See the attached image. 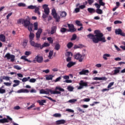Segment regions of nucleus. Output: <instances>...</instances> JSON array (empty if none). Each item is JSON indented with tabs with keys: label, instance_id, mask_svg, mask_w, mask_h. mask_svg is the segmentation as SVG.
Masks as SVG:
<instances>
[{
	"label": "nucleus",
	"instance_id": "603ef678",
	"mask_svg": "<svg viewBox=\"0 0 125 125\" xmlns=\"http://www.w3.org/2000/svg\"><path fill=\"white\" fill-rule=\"evenodd\" d=\"M67 89L68 90H69V91H73V89H74V88L73 87H72L71 86H68L67 87Z\"/></svg>",
	"mask_w": 125,
	"mask_h": 125
},
{
	"label": "nucleus",
	"instance_id": "13d9d810",
	"mask_svg": "<svg viewBox=\"0 0 125 125\" xmlns=\"http://www.w3.org/2000/svg\"><path fill=\"white\" fill-rule=\"evenodd\" d=\"M94 2V0H87V3L89 4V5H92Z\"/></svg>",
	"mask_w": 125,
	"mask_h": 125
},
{
	"label": "nucleus",
	"instance_id": "f704fd0d",
	"mask_svg": "<svg viewBox=\"0 0 125 125\" xmlns=\"http://www.w3.org/2000/svg\"><path fill=\"white\" fill-rule=\"evenodd\" d=\"M43 10H44V12L45 14H46V15H49V8L43 9Z\"/></svg>",
	"mask_w": 125,
	"mask_h": 125
},
{
	"label": "nucleus",
	"instance_id": "9b49d317",
	"mask_svg": "<svg viewBox=\"0 0 125 125\" xmlns=\"http://www.w3.org/2000/svg\"><path fill=\"white\" fill-rule=\"evenodd\" d=\"M79 84L80 86L77 88V89L78 90H81L83 88V87H87L88 86L87 83L84 82L83 80L80 81Z\"/></svg>",
	"mask_w": 125,
	"mask_h": 125
},
{
	"label": "nucleus",
	"instance_id": "412c9836",
	"mask_svg": "<svg viewBox=\"0 0 125 125\" xmlns=\"http://www.w3.org/2000/svg\"><path fill=\"white\" fill-rule=\"evenodd\" d=\"M109 57H110V54H107V53L104 54L103 56V58L105 61H107V58H109Z\"/></svg>",
	"mask_w": 125,
	"mask_h": 125
},
{
	"label": "nucleus",
	"instance_id": "de8ad7c7",
	"mask_svg": "<svg viewBox=\"0 0 125 125\" xmlns=\"http://www.w3.org/2000/svg\"><path fill=\"white\" fill-rule=\"evenodd\" d=\"M77 39V35L76 34H73L72 37L71 39V41H75Z\"/></svg>",
	"mask_w": 125,
	"mask_h": 125
},
{
	"label": "nucleus",
	"instance_id": "58836bf2",
	"mask_svg": "<svg viewBox=\"0 0 125 125\" xmlns=\"http://www.w3.org/2000/svg\"><path fill=\"white\" fill-rule=\"evenodd\" d=\"M6 90L5 89H2V87H0V94H3L5 93Z\"/></svg>",
	"mask_w": 125,
	"mask_h": 125
},
{
	"label": "nucleus",
	"instance_id": "9d476101",
	"mask_svg": "<svg viewBox=\"0 0 125 125\" xmlns=\"http://www.w3.org/2000/svg\"><path fill=\"white\" fill-rule=\"evenodd\" d=\"M6 118L0 119V124H4L6 123H9V121L12 122V119L10 118L8 115H6Z\"/></svg>",
	"mask_w": 125,
	"mask_h": 125
},
{
	"label": "nucleus",
	"instance_id": "ea45409f",
	"mask_svg": "<svg viewBox=\"0 0 125 125\" xmlns=\"http://www.w3.org/2000/svg\"><path fill=\"white\" fill-rule=\"evenodd\" d=\"M29 79H30V77H28L27 78H23L21 81H22L23 83H25L26 82H27L28 80H29Z\"/></svg>",
	"mask_w": 125,
	"mask_h": 125
},
{
	"label": "nucleus",
	"instance_id": "3c124183",
	"mask_svg": "<svg viewBox=\"0 0 125 125\" xmlns=\"http://www.w3.org/2000/svg\"><path fill=\"white\" fill-rule=\"evenodd\" d=\"M61 79H62L61 77H59L58 78H57L56 80H54V83H57V82H60Z\"/></svg>",
	"mask_w": 125,
	"mask_h": 125
},
{
	"label": "nucleus",
	"instance_id": "c756f323",
	"mask_svg": "<svg viewBox=\"0 0 125 125\" xmlns=\"http://www.w3.org/2000/svg\"><path fill=\"white\" fill-rule=\"evenodd\" d=\"M53 78V76L52 75H48L46 77V80L47 81L52 80V78Z\"/></svg>",
	"mask_w": 125,
	"mask_h": 125
},
{
	"label": "nucleus",
	"instance_id": "a878e982",
	"mask_svg": "<svg viewBox=\"0 0 125 125\" xmlns=\"http://www.w3.org/2000/svg\"><path fill=\"white\" fill-rule=\"evenodd\" d=\"M75 23H76V25L80 27H82L83 26V23H81V21H78V20L76 21Z\"/></svg>",
	"mask_w": 125,
	"mask_h": 125
},
{
	"label": "nucleus",
	"instance_id": "6ab92c4d",
	"mask_svg": "<svg viewBox=\"0 0 125 125\" xmlns=\"http://www.w3.org/2000/svg\"><path fill=\"white\" fill-rule=\"evenodd\" d=\"M59 13L61 18H65L66 16H67V13L65 11H60Z\"/></svg>",
	"mask_w": 125,
	"mask_h": 125
},
{
	"label": "nucleus",
	"instance_id": "f8f14e48",
	"mask_svg": "<svg viewBox=\"0 0 125 125\" xmlns=\"http://www.w3.org/2000/svg\"><path fill=\"white\" fill-rule=\"evenodd\" d=\"M67 26L69 28V30H67L68 32H75L77 31L76 28H75V26L72 24H67Z\"/></svg>",
	"mask_w": 125,
	"mask_h": 125
},
{
	"label": "nucleus",
	"instance_id": "c85d7f7f",
	"mask_svg": "<svg viewBox=\"0 0 125 125\" xmlns=\"http://www.w3.org/2000/svg\"><path fill=\"white\" fill-rule=\"evenodd\" d=\"M123 32L121 29H118L115 30V34L116 35L120 34L121 33H122Z\"/></svg>",
	"mask_w": 125,
	"mask_h": 125
},
{
	"label": "nucleus",
	"instance_id": "f257e3e1",
	"mask_svg": "<svg viewBox=\"0 0 125 125\" xmlns=\"http://www.w3.org/2000/svg\"><path fill=\"white\" fill-rule=\"evenodd\" d=\"M94 34H89L87 35V38L92 40L93 42L95 44L98 43L99 42H106L107 41L104 34L99 30H94Z\"/></svg>",
	"mask_w": 125,
	"mask_h": 125
},
{
	"label": "nucleus",
	"instance_id": "052dcab7",
	"mask_svg": "<svg viewBox=\"0 0 125 125\" xmlns=\"http://www.w3.org/2000/svg\"><path fill=\"white\" fill-rule=\"evenodd\" d=\"M77 110H78V111L80 112H82V113H84V111L83 110V109H82L80 107L77 108Z\"/></svg>",
	"mask_w": 125,
	"mask_h": 125
},
{
	"label": "nucleus",
	"instance_id": "72a5a7b5",
	"mask_svg": "<svg viewBox=\"0 0 125 125\" xmlns=\"http://www.w3.org/2000/svg\"><path fill=\"white\" fill-rule=\"evenodd\" d=\"M68 30L67 29V28H62L60 29V32H61L62 33H64L66 32Z\"/></svg>",
	"mask_w": 125,
	"mask_h": 125
},
{
	"label": "nucleus",
	"instance_id": "69168bd1",
	"mask_svg": "<svg viewBox=\"0 0 125 125\" xmlns=\"http://www.w3.org/2000/svg\"><path fill=\"white\" fill-rule=\"evenodd\" d=\"M85 8H86V6L85 5H81L80 6V8H80L81 9H84Z\"/></svg>",
	"mask_w": 125,
	"mask_h": 125
},
{
	"label": "nucleus",
	"instance_id": "423d86ee",
	"mask_svg": "<svg viewBox=\"0 0 125 125\" xmlns=\"http://www.w3.org/2000/svg\"><path fill=\"white\" fill-rule=\"evenodd\" d=\"M52 15L55 19L56 22H60V17L57 16V13L55 8H53L52 10Z\"/></svg>",
	"mask_w": 125,
	"mask_h": 125
},
{
	"label": "nucleus",
	"instance_id": "37998d69",
	"mask_svg": "<svg viewBox=\"0 0 125 125\" xmlns=\"http://www.w3.org/2000/svg\"><path fill=\"white\" fill-rule=\"evenodd\" d=\"M120 73V69H115L114 70V73H113V75H116Z\"/></svg>",
	"mask_w": 125,
	"mask_h": 125
},
{
	"label": "nucleus",
	"instance_id": "a18cd8bd",
	"mask_svg": "<svg viewBox=\"0 0 125 125\" xmlns=\"http://www.w3.org/2000/svg\"><path fill=\"white\" fill-rule=\"evenodd\" d=\"M1 78L6 81H9V79H10V78L8 76H2L1 77Z\"/></svg>",
	"mask_w": 125,
	"mask_h": 125
},
{
	"label": "nucleus",
	"instance_id": "4c0bfd02",
	"mask_svg": "<svg viewBox=\"0 0 125 125\" xmlns=\"http://www.w3.org/2000/svg\"><path fill=\"white\" fill-rule=\"evenodd\" d=\"M73 46V43L71 42H69V43H68L67 45V48L68 49H70Z\"/></svg>",
	"mask_w": 125,
	"mask_h": 125
},
{
	"label": "nucleus",
	"instance_id": "8fccbe9b",
	"mask_svg": "<svg viewBox=\"0 0 125 125\" xmlns=\"http://www.w3.org/2000/svg\"><path fill=\"white\" fill-rule=\"evenodd\" d=\"M77 101V99H72V100H69L68 102L69 103H75Z\"/></svg>",
	"mask_w": 125,
	"mask_h": 125
},
{
	"label": "nucleus",
	"instance_id": "4d7b16f0",
	"mask_svg": "<svg viewBox=\"0 0 125 125\" xmlns=\"http://www.w3.org/2000/svg\"><path fill=\"white\" fill-rule=\"evenodd\" d=\"M14 69H16L17 70H21V68L18 65H14Z\"/></svg>",
	"mask_w": 125,
	"mask_h": 125
},
{
	"label": "nucleus",
	"instance_id": "39448f33",
	"mask_svg": "<svg viewBox=\"0 0 125 125\" xmlns=\"http://www.w3.org/2000/svg\"><path fill=\"white\" fill-rule=\"evenodd\" d=\"M17 23L22 24L23 26H24L25 28H27V26L32 24V23H31L29 21H28L27 19L24 20L22 19L17 21Z\"/></svg>",
	"mask_w": 125,
	"mask_h": 125
},
{
	"label": "nucleus",
	"instance_id": "5fc2aeb1",
	"mask_svg": "<svg viewBox=\"0 0 125 125\" xmlns=\"http://www.w3.org/2000/svg\"><path fill=\"white\" fill-rule=\"evenodd\" d=\"M114 83H115L114 82H111V83H109V85H108V86H107V88L109 89V88L112 87V86H113Z\"/></svg>",
	"mask_w": 125,
	"mask_h": 125
},
{
	"label": "nucleus",
	"instance_id": "09e8293b",
	"mask_svg": "<svg viewBox=\"0 0 125 125\" xmlns=\"http://www.w3.org/2000/svg\"><path fill=\"white\" fill-rule=\"evenodd\" d=\"M18 6H19V7H25L26 4H25V3L21 2V3H18Z\"/></svg>",
	"mask_w": 125,
	"mask_h": 125
},
{
	"label": "nucleus",
	"instance_id": "c03bdc74",
	"mask_svg": "<svg viewBox=\"0 0 125 125\" xmlns=\"http://www.w3.org/2000/svg\"><path fill=\"white\" fill-rule=\"evenodd\" d=\"M122 44L124 45V46H120V48H121L122 50H125V42H122Z\"/></svg>",
	"mask_w": 125,
	"mask_h": 125
},
{
	"label": "nucleus",
	"instance_id": "79ce46f5",
	"mask_svg": "<svg viewBox=\"0 0 125 125\" xmlns=\"http://www.w3.org/2000/svg\"><path fill=\"white\" fill-rule=\"evenodd\" d=\"M103 0H99V5H100L101 6H104L105 5V3L103 2Z\"/></svg>",
	"mask_w": 125,
	"mask_h": 125
},
{
	"label": "nucleus",
	"instance_id": "dca6fc26",
	"mask_svg": "<svg viewBox=\"0 0 125 125\" xmlns=\"http://www.w3.org/2000/svg\"><path fill=\"white\" fill-rule=\"evenodd\" d=\"M29 92L27 89H21L17 91V93H28Z\"/></svg>",
	"mask_w": 125,
	"mask_h": 125
},
{
	"label": "nucleus",
	"instance_id": "393cba45",
	"mask_svg": "<svg viewBox=\"0 0 125 125\" xmlns=\"http://www.w3.org/2000/svg\"><path fill=\"white\" fill-rule=\"evenodd\" d=\"M33 27H34L33 24H31L30 25H29L27 26L28 30H29V32H32Z\"/></svg>",
	"mask_w": 125,
	"mask_h": 125
},
{
	"label": "nucleus",
	"instance_id": "bf43d9fd",
	"mask_svg": "<svg viewBox=\"0 0 125 125\" xmlns=\"http://www.w3.org/2000/svg\"><path fill=\"white\" fill-rule=\"evenodd\" d=\"M122 23H123V22L121 21H115L114 22V23L115 24H122Z\"/></svg>",
	"mask_w": 125,
	"mask_h": 125
},
{
	"label": "nucleus",
	"instance_id": "5701e85b",
	"mask_svg": "<svg viewBox=\"0 0 125 125\" xmlns=\"http://www.w3.org/2000/svg\"><path fill=\"white\" fill-rule=\"evenodd\" d=\"M38 103H39V104H40V105H44V104L46 103V100H39L38 101Z\"/></svg>",
	"mask_w": 125,
	"mask_h": 125
},
{
	"label": "nucleus",
	"instance_id": "338daca9",
	"mask_svg": "<svg viewBox=\"0 0 125 125\" xmlns=\"http://www.w3.org/2000/svg\"><path fill=\"white\" fill-rule=\"evenodd\" d=\"M66 111L71 112V113H74V111L73 110L70 109H66Z\"/></svg>",
	"mask_w": 125,
	"mask_h": 125
},
{
	"label": "nucleus",
	"instance_id": "4468645a",
	"mask_svg": "<svg viewBox=\"0 0 125 125\" xmlns=\"http://www.w3.org/2000/svg\"><path fill=\"white\" fill-rule=\"evenodd\" d=\"M66 121L65 120H60L56 121V125H64L65 124Z\"/></svg>",
	"mask_w": 125,
	"mask_h": 125
},
{
	"label": "nucleus",
	"instance_id": "b1692460",
	"mask_svg": "<svg viewBox=\"0 0 125 125\" xmlns=\"http://www.w3.org/2000/svg\"><path fill=\"white\" fill-rule=\"evenodd\" d=\"M21 60H24V62H28L29 63H32V61L28 60L26 58V57L24 56H23L21 57Z\"/></svg>",
	"mask_w": 125,
	"mask_h": 125
},
{
	"label": "nucleus",
	"instance_id": "c9c22d12",
	"mask_svg": "<svg viewBox=\"0 0 125 125\" xmlns=\"http://www.w3.org/2000/svg\"><path fill=\"white\" fill-rule=\"evenodd\" d=\"M53 55V51H50L49 52V56H48V58H49V59H52V56Z\"/></svg>",
	"mask_w": 125,
	"mask_h": 125
},
{
	"label": "nucleus",
	"instance_id": "cd10ccee",
	"mask_svg": "<svg viewBox=\"0 0 125 125\" xmlns=\"http://www.w3.org/2000/svg\"><path fill=\"white\" fill-rule=\"evenodd\" d=\"M54 49L57 51H58L60 49V45L59 43L56 44L55 46H54Z\"/></svg>",
	"mask_w": 125,
	"mask_h": 125
},
{
	"label": "nucleus",
	"instance_id": "2f4dec72",
	"mask_svg": "<svg viewBox=\"0 0 125 125\" xmlns=\"http://www.w3.org/2000/svg\"><path fill=\"white\" fill-rule=\"evenodd\" d=\"M47 41L49 42V44H53V39L51 37L47 38Z\"/></svg>",
	"mask_w": 125,
	"mask_h": 125
},
{
	"label": "nucleus",
	"instance_id": "a211bd4d",
	"mask_svg": "<svg viewBox=\"0 0 125 125\" xmlns=\"http://www.w3.org/2000/svg\"><path fill=\"white\" fill-rule=\"evenodd\" d=\"M96 11L95 9L93 8H88L87 11L89 12V14H92L93 13H96Z\"/></svg>",
	"mask_w": 125,
	"mask_h": 125
},
{
	"label": "nucleus",
	"instance_id": "4be33fe9",
	"mask_svg": "<svg viewBox=\"0 0 125 125\" xmlns=\"http://www.w3.org/2000/svg\"><path fill=\"white\" fill-rule=\"evenodd\" d=\"M5 41V36L3 34L0 35V41L4 42Z\"/></svg>",
	"mask_w": 125,
	"mask_h": 125
},
{
	"label": "nucleus",
	"instance_id": "20e7f679",
	"mask_svg": "<svg viewBox=\"0 0 125 125\" xmlns=\"http://www.w3.org/2000/svg\"><path fill=\"white\" fill-rule=\"evenodd\" d=\"M34 27V30H38L37 33H36V38H37V40L39 41V40H40V36L41 35L42 33V29L41 28H40L38 29V22H34V25H33Z\"/></svg>",
	"mask_w": 125,
	"mask_h": 125
},
{
	"label": "nucleus",
	"instance_id": "774afa93",
	"mask_svg": "<svg viewBox=\"0 0 125 125\" xmlns=\"http://www.w3.org/2000/svg\"><path fill=\"white\" fill-rule=\"evenodd\" d=\"M35 107V104H32V105L27 107V109L29 110V109H31L32 108H33V107Z\"/></svg>",
	"mask_w": 125,
	"mask_h": 125
},
{
	"label": "nucleus",
	"instance_id": "ddd939ff",
	"mask_svg": "<svg viewBox=\"0 0 125 125\" xmlns=\"http://www.w3.org/2000/svg\"><path fill=\"white\" fill-rule=\"evenodd\" d=\"M34 38H35V34L33 33L30 32V33L29 35V39L30 40L29 43H30V44H32L33 42H35L34 41H33Z\"/></svg>",
	"mask_w": 125,
	"mask_h": 125
},
{
	"label": "nucleus",
	"instance_id": "6e6d98bb",
	"mask_svg": "<svg viewBox=\"0 0 125 125\" xmlns=\"http://www.w3.org/2000/svg\"><path fill=\"white\" fill-rule=\"evenodd\" d=\"M94 6H96V7H97V9H100V7L102 6L101 5H99L98 3H95V4H94Z\"/></svg>",
	"mask_w": 125,
	"mask_h": 125
},
{
	"label": "nucleus",
	"instance_id": "7c9ffc66",
	"mask_svg": "<svg viewBox=\"0 0 125 125\" xmlns=\"http://www.w3.org/2000/svg\"><path fill=\"white\" fill-rule=\"evenodd\" d=\"M96 13L98 14H103V11L101 9H97V10H96Z\"/></svg>",
	"mask_w": 125,
	"mask_h": 125
},
{
	"label": "nucleus",
	"instance_id": "f03ea898",
	"mask_svg": "<svg viewBox=\"0 0 125 125\" xmlns=\"http://www.w3.org/2000/svg\"><path fill=\"white\" fill-rule=\"evenodd\" d=\"M64 92V89L60 86H57L55 87V90H48V91H46L44 89L40 90V93L41 94H49L50 92L51 94H61V92Z\"/></svg>",
	"mask_w": 125,
	"mask_h": 125
},
{
	"label": "nucleus",
	"instance_id": "1a4fd4ad",
	"mask_svg": "<svg viewBox=\"0 0 125 125\" xmlns=\"http://www.w3.org/2000/svg\"><path fill=\"white\" fill-rule=\"evenodd\" d=\"M5 58H6L8 60H10L11 62H15V56L12 54H10L8 53L5 55Z\"/></svg>",
	"mask_w": 125,
	"mask_h": 125
},
{
	"label": "nucleus",
	"instance_id": "e2e57ef3",
	"mask_svg": "<svg viewBox=\"0 0 125 125\" xmlns=\"http://www.w3.org/2000/svg\"><path fill=\"white\" fill-rule=\"evenodd\" d=\"M42 7L43 8V9H49L48 5H47V4H43Z\"/></svg>",
	"mask_w": 125,
	"mask_h": 125
},
{
	"label": "nucleus",
	"instance_id": "bb28decb",
	"mask_svg": "<svg viewBox=\"0 0 125 125\" xmlns=\"http://www.w3.org/2000/svg\"><path fill=\"white\" fill-rule=\"evenodd\" d=\"M83 45L82 44H79V45H74V49H77L79 48H83Z\"/></svg>",
	"mask_w": 125,
	"mask_h": 125
},
{
	"label": "nucleus",
	"instance_id": "49530a36",
	"mask_svg": "<svg viewBox=\"0 0 125 125\" xmlns=\"http://www.w3.org/2000/svg\"><path fill=\"white\" fill-rule=\"evenodd\" d=\"M34 12H35V13H37V14L40 15L41 13L40 12V11H39V7L34 9Z\"/></svg>",
	"mask_w": 125,
	"mask_h": 125
},
{
	"label": "nucleus",
	"instance_id": "0eeeda50",
	"mask_svg": "<svg viewBox=\"0 0 125 125\" xmlns=\"http://www.w3.org/2000/svg\"><path fill=\"white\" fill-rule=\"evenodd\" d=\"M74 59L78 60L79 62H83V60H84V58L83 57V55L80 54V53H77V54L74 55Z\"/></svg>",
	"mask_w": 125,
	"mask_h": 125
},
{
	"label": "nucleus",
	"instance_id": "7ed1b4c3",
	"mask_svg": "<svg viewBox=\"0 0 125 125\" xmlns=\"http://www.w3.org/2000/svg\"><path fill=\"white\" fill-rule=\"evenodd\" d=\"M31 46L34 47V48H40V49H42L44 47H49L50 44L49 43H43V45H41L40 43H38L35 42H33L32 43L30 44Z\"/></svg>",
	"mask_w": 125,
	"mask_h": 125
},
{
	"label": "nucleus",
	"instance_id": "864d4df0",
	"mask_svg": "<svg viewBox=\"0 0 125 125\" xmlns=\"http://www.w3.org/2000/svg\"><path fill=\"white\" fill-rule=\"evenodd\" d=\"M27 40L23 41V42L22 43L23 46L25 47L27 46Z\"/></svg>",
	"mask_w": 125,
	"mask_h": 125
},
{
	"label": "nucleus",
	"instance_id": "473e14b6",
	"mask_svg": "<svg viewBox=\"0 0 125 125\" xmlns=\"http://www.w3.org/2000/svg\"><path fill=\"white\" fill-rule=\"evenodd\" d=\"M53 117H54L55 118H61L62 117V115L60 113H55L54 114H53Z\"/></svg>",
	"mask_w": 125,
	"mask_h": 125
},
{
	"label": "nucleus",
	"instance_id": "2eb2a0df",
	"mask_svg": "<svg viewBox=\"0 0 125 125\" xmlns=\"http://www.w3.org/2000/svg\"><path fill=\"white\" fill-rule=\"evenodd\" d=\"M89 71L87 69H82V71H80L79 74L80 75H86V73H89Z\"/></svg>",
	"mask_w": 125,
	"mask_h": 125
},
{
	"label": "nucleus",
	"instance_id": "aec40b11",
	"mask_svg": "<svg viewBox=\"0 0 125 125\" xmlns=\"http://www.w3.org/2000/svg\"><path fill=\"white\" fill-rule=\"evenodd\" d=\"M57 30V27L56 26H54L52 27V30H51L50 34H54L56 32Z\"/></svg>",
	"mask_w": 125,
	"mask_h": 125
},
{
	"label": "nucleus",
	"instance_id": "f3484780",
	"mask_svg": "<svg viewBox=\"0 0 125 125\" xmlns=\"http://www.w3.org/2000/svg\"><path fill=\"white\" fill-rule=\"evenodd\" d=\"M75 64H76V62H69V63L66 65V67L68 68H71V67L74 66Z\"/></svg>",
	"mask_w": 125,
	"mask_h": 125
},
{
	"label": "nucleus",
	"instance_id": "a19ab883",
	"mask_svg": "<svg viewBox=\"0 0 125 125\" xmlns=\"http://www.w3.org/2000/svg\"><path fill=\"white\" fill-rule=\"evenodd\" d=\"M44 98H46V99H49L50 101H52L53 102H56V101L55 100H53L52 98L50 97H47V96H43Z\"/></svg>",
	"mask_w": 125,
	"mask_h": 125
},
{
	"label": "nucleus",
	"instance_id": "680f3d73",
	"mask_svg": "<svg viewBox=\"0 0 125 125\" xmlns=\"http://www.w3.org/2000/svg\"><path fill=\"white\" fill-rule=\"evenodd\" d=\"M63 83H72V81L71 80H66V81H63Z\"/></svg>",
	"mask_w": 125,
	"mask_h": 125
},
{
	"label": "nucleus",
	"instance_id": "0e129e2a",
	"mask_svg": "<svg viewBox=\"0 0 125 125\" xmlns=\"http://www.w3.org/2000/svg\"><path fill=\"white\" fill-rule=\"evenodd\" d=\"M35 82H36V79H31L30 80H29V82L32 83H35Z\"/></svg>",
	"mask_w": 125,
	"mask_h": 125
},
{
	"label": "nucleus",
	"instance_id": "6e6552de",
	"mask_svg": "<svg viewBox=\"0 0 125 125\" xmlns=\"http://www.w3.org/2000/svg\"><path fill=\"white\" fill-rule=\"evenodd\" d=\"M43 61V60L42 56L37 55L36 56L35 60H33V63H36L37 62V63H42Z\"/></svg>",
	"mask_w": 125,
	"mask_h": 125
},
{
	"label": "nucleus",
	"instance_id": "e433bc0d",
	"mask_svg": "<svg viewBox=\"0 0 125 125\" xmlns=\"http://www.w3.org/2000/svg\"><path fill=\"white\" fill-rule=\"evenodd\" d=\"M38 8L36 6H33V5H30V6H28L27 8L29 9H35L36 8Z\"/></svg>",
	"mask_w": 125,
	"mask_h": 125
}]
</instances>
